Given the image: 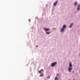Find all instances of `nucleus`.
Here are the masks:
<instances>
[{
    "mask_svg": "<svg viewBox=\"0 0 80 80\" xmlns=\"http://www.w3.org/2000/svg\"><path fill=\"white\" fill-rule=\"evenodd\" d=\"M53 29H54V30H55V28H53Z\"/></svg>",
    "mask_w": 80,
    "mask_h": 80,
    "instance_id": "aec40b11",
    "label": "nucleus"
},
{
    "mask_svg": "<svg viewBox=\"0 0 80 80\" xmlns=\"http://www.w3.org/2000/svg\"><path fill=\"white\" fill-rule=\"evenodd\" d=\"M50 76H49V77H48V78H50Z\"/></svg>",
    "mask_w": 80,
    "mask_h": 80,
    "instance_id": "4468645a",
    "label": "nucleus"
},
{
    "mask_svg": "<svg viewBox=\"0 0 80 80\" xmlns=\"http://www.w3.org/2000/svg\"><path fill=\"white\" fill-rule=\"evenodd\" d=\"M41 71H42V72H43V69H41Z\"/></svg>",
    "mask_w": 80,
    "mask_h": 80,
    "instance_id": "dca6fc26",
    "label": "nucleus"
},
{
    "mask_svg": "<svg viewBox=\"0 0 80 80\" xmlns=\"http://www.w3.org/2000/svg\"><path fill=\"white\" fill-rule=\"evenodd\" d=\"M79 55H80V54H79Z\"/></svg>",
    "mask_w": 80,
    "mask_h": 80,
    "instance_id": "4be33fe9",
    "label": "nucleus"
},
{
    "mask_svg": "<svg viewBox=\"0 0 80 80\" xmlns=\"http://www.w3.org/2000/svg\"><path fill=\"white\" fill-rule=\"evenodd\" d=\"M59 75V74H58L57 75V76H58Z\"/></svg>",
    "mask_w": 80,
    "mask_h": 80,
    "instance_id": "f3484780",
    "label": "nucleus"
},
{
    "mask_svg": "<svg viewBox=\"0 0 80 80\" xmlns=\"http://www.w3.org/2000/svg\"><path fill=\"white\" fill-rule=\"evenodd\" d=\"M72 25H73V23H72L70 25V26H69V28H71L72 27Z\"/></svg>",
    "mask_w": 80,
    "mask_h": 80,
    "instance_id": "9d476101",
    "label": "nucleus"
},
{
    "mask_svg": "<svg viewBox=\"0 0 80 80\" xmlns=\"http://www.w3.org/2000/svg\"><path fill=\"white\" fill-rule=\"evenodd\" d=\"M58 80V77L56 76L54 80Z\"/></svg>",
    "mask_w": 80,
    "mask_h": 80,
    "instance_id": "1a4fd4ad",
    "label": "nucleus"
},
{
    "mask_svg": "<svg viewBox=\"0 0 80 80\" xmlns=\"http://www.w3.org/2000/svg\"><path fill=\"white\" fill-rule=\"evenodd\" d=\"M39 73H41V70H40L39 72Z\"/></svg>",
    "mask_w": 80,
    "mask_h": 80,
    "instance_id": "2eb2a0df",
    "label": "nucleus"
},
{
    "mask_svg": "<svg viewBox=\"0 0 80 80\" xmlns=\"http://www.w3.org/2000/svg\"><path fill=\"white\" fill-rule=\"evenodd\" d=\"M47 6H48V5H46V7H47Z\"/></svg>",
    "mask_w": 80,
    "mask_h": 80,
    "instance_id": "6ab92c4d",
    "label": "nucleus"
},
{
    "mask_svg": "<svg viewBox=\"0 0 80 80\" xmlns=\"http://www.w3.org/2000/svg\"><path fill=\"white\" fill-rule=\"evenodd\" d=\"M30 20H31L30 19H29V22H30Z\"/></svg>",
    "mask_w": 80,
    "mask_h": 80,
    "instance_id": "a211bd4d",
    "label": "nucleus"
},
{
    "mask_svg": "<svg viewBox=\"0 0 80 80\" xmlns=\"http://www.w3.org/2000/svg\"><path fill=\"white\" fill-rule=\"evenodd\" d=\"M77 3L76 2H75L74 3L75 5H77Z\"/></svg>",
    "mask_w": 80,
    "mask_h": 80,
    "instance_id": "f8f14e48",
    "label": "nucleus"
},
{
    "mask_svg": "<svg viewBox=\"0 0 80 80\" xmlns=\"http://www.w3.org/2000/svg\"><path fill=\"white\" fill-rule=\"evenodd\" d=\"M64 30L65 29H64V28H61V32H62L63 31H64Z\"/></svg>",
    "mask_w": 80,
    "mask_h": 80,
    "instance_id": "423d86ee",
    "label": "nucleus"
},
{
    "mask_svg": "<svg viewBox=\"0 0 80 80\" xmlns=\"http://www.w3.org/2000/svg\"><path fill=\"white\" fill-rule=\"evenodd\" d=\"M58 3V1H56V2L54 3L53 5L54 6H55L57 5V4Z\"/></svg>",
    "mask_w": 80,
    "mask_h": 80,
    "instance_id": "39448f33",
    "label": "nucleus"
},
{
    "mask_svg": "<svg viewBox=\"0 0 80 80\" xmlns=\"http://www.w3.org/2000/svg\"><path fill=\"white\" fill-rule=\"evenodd\" d=\"M62 28L65 29V28H66V25H63V27Z\"/></svg>",
    "mask_w": 80,
    "mask_h": 80,
    "instance_id": "0eeeda50",
    "label": "nucleus"
},
{
    "mask_svg": "<svg viewBox=\"0 0 80 80\" xmlns=\"http://www.w3.org/2000/svg\"><path fill=\"white\" fill-rule=\"evenodd\" d=\"M57 64V62H54L52 63L51 64V67H55Z\"/></svg>",
    "mask_w": 80,
    "mask_h": 80,
    "instance_id": "f257e3e1",
    "label": "nucleus"
},
{
    "mask_svg": "<svg viewBox=\"0 0 80 80\" xmlns=\"http://www.w3.org/2000/svg\"><path fill=\"white\" fill-rule=\"evenodd\" d=\"M68 71L69 72H71V70L72 69V67H68Z\"/></svg>",
    "mask_w": 80,
    "mask_h": 80,
    "instance_id": "f03ea898",
    "label": "nucleus"
},
{
    "mask_svg": "<svg viewBox=\"0 0 80 80\" xmlns=\"http://www.w3.org/2000/svg\"><path fill=\"white\" fill-rule=\"evenodd\" d=\"M73 73H74V71H73Z\"/></svg>",
    "mask_w": 80,
    "mask_h": 80,
    "instance_id": "412c9836",
    "label": "nucleus"
},
{
    "mask_svg": "<svg viewBox=\"0 0 80 80\" xmlns=\"http://www.w3.org/2000/svg\"><path fill=\"white\" fill-rule=\"evenodd\" d=\"M46 33L47 34H50V33H51V32H47Z\"/></svg>",
    "mask_w": 80,
    "mask_h": 80,
    "instance_id": "9b49d317",
    "label": "nucleus"
},
{
    "mask_svg": "<svg viewBox=\"0 0 80 80\" xmlns=\"http://www.w3.org/2000/svg\"><path fill=\"white\" fill-rule=\"evenodd\" d=\"M69 66L70 67H72V62H69Z\"/></svg>",
    "mask_w": 80,
    "mask_h": 80,
    "instance_id": "7ed1b4c3",
    "label": "nucleus"
},
{
    "mask_svg": "<svg viewBox=\"0 0 80 80\" xmlns=\"http://www.w3.org/2000/svg\"><path fill=\"white\" fill-rule=\"evenodd\" d=\"M77 10H80V5H78Z\"/></svg>",
    "mask_w": 80,
    "mask_h": 80,
    "instance_id": "6e6552de",
    "label": "nucleus"
},
{
    "mask_svg": "<svg viewBox=\"0 0 80 80\" xmlns=\"http://www.w3.org/2000/svg\"><path fill=\"white\" fill-rule=\"evenodd\" d=\"M44 30H45V31H48L49 30H50V29H49V28L46 29V28H45V27L44 28Z\"/></svg>",
    "mask_w": 80,
    "mask_h": 80,
    "instance_id": "20e7f679",
    "label": "nucleus"
},
{
    "mask_svg": "<svg viewBox=\"0 0 80 80\" xmlns=\"http://www.w3.org/2000/svg\"><path fill=\"white\" fill-rule=\"evenodd\" d=\"M43 75H40V77H43Z\"/></svg>",
    "mask_w": 80,
    "mask_h": 80,
    "instance_id": "ddd939ff",
    "label": "nucleus"
}]
</instances>
